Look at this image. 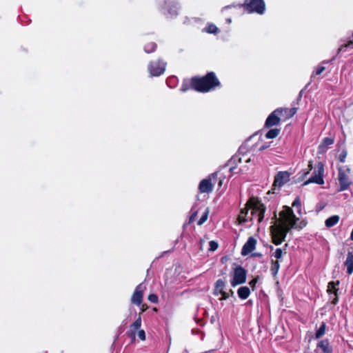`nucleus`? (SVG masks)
<instances>
[{
    "instance_id": "f257e3e1",
    "label": "nucleus",
    "mask_w": 353,
    "mask_h": 353,
    "mask_svg": "<svg viewBox=\"0 0 353 353\" xmlns=\"http://www.w3.org/2000/svg\"><path fill=\"white\" fill-rule=\"evenodd\" d=\"M279 215L276 223L270 228L272 242L276 245L281 244L292 229L301 230L306 225L305 221L297 223L299 219L290 207L283 206Z\"/></svg>"
},
{
    "instance_id": "f03ea898",
    "label": "nucleus",
    "mask_w": 353,
    "mask_h": 353,
    "mask_svg": "<svg viewBox=\"0 0 353 353\" xmlns=\"http://www.w3.org/2000/svg\"><path fill=\"white\" fill-rule=\"evenodd\" d=\"M220 82L214 72H208L203 77H193L191 79V87L196 91L207 92L219 86Z\"/></svg>"
},
{
    "instance_id": "7ed1b4c3",
    "label": "nucleus",
    "mask_w": 353,
    "mask_h": 353,
    "mask_svg": "<svg viewBox=\"0 0 353 353\" xmlns=\"http://www.w3.org/2000/svg\"><path fill=\"white\" fill-rule=\"evenodd\" d=\"M248 205L250 207L251 212L250 213V221H252L253 219L256 218L259 223H261L264 218V213L265 212V205L259 200L251 198L248 201Z\"/></svg>"
},
{
    "instance_id": "20e7f679",
    "label": "nucleus",
    "mask_w": 353,
    "mask_h": 353,
    "mask_svg": "<svg viewBox=\"0 0 353 353\" xmlns=\"http://www.w3.org/2000/svg\"><path fill=\"white\" fill-rule=\"evenodd\" d=\"M243 8L248 13L263 14L265 10V4L263 0H245Z\"/></svg>"
},
{
    "instance_id": "39448f33",
    "label": "nucleus",
    "mask_w": 353,
    "mask_h": 353,
    "mask_svg": "<svg viewBox=\"0 0 353 353\" xmlns=\"http://www.w3.org/2000/svg\"><path fill=\"white\" fill-rule=\"evenodd\" d=\"M324 167L321 162H319L316 168L314 169L312 176L305 181L303 185H307L310 183H316L318 185L324 184Z\"/></svg>"
},
{
    "instance_id": "423d86ee",
    "label": "nucleus",
    "mask_w": 353,
    "mask_h": 353,
    "mask_svg": "<svg viewBox=\"0 0 353 353\" xmlns=\"http://www.w3.org/2000/svg\"><path fill=\"white\" fill-rule=\"evenodd\" d=\"M246 270L241 265H237L231 274L230 284L232 287L243 284L246 281Z\"/></svg>"
},
{
    "instance_id": "0eeeda50",
    "label": "nucleus",
    "mask_w": 353,
    "mask_h": 353,
    "mask_svg": "<svg viewBox=\"0 0 353 353\" xmlns=\"http://www.w3.org/2000/svg\"><path fill=\"white\" fill-rule=\"evenodd\" d=\"M166 62L162 59L152 61L148 63V70L151 77H159L165 70Z\"/></svg>"
},
{
    "instance_id": "6e6552de",
    "label": "nucleus",
    "mask_w": 353,
    "mask_h": 353,
    "mask_svg": "<svg viewBox=\"0 0 353 353\" xmlns=\"http://www.w3.org/2000/svg\"><path fill=\"white\" fill-rule=\"evenodd\" d=\"M350 172V169L348 168L345 170L341 168L339 169L338 180L340 185L339 191L347 190L351 185L352 182L348 176Z\"/></svg>"
},
{
    "instance_id": "1a4fd4ad",
    "label": "nucleus",
    "mask_w": 353,
    "mask_h": 353,
    "mask_svg": "<svg viewBox=\"0 0 353 353\" xmlns=\"http://www.w3.org/2000/svg\"><path fill=\"white\" fill-rule=\"evenodd\" d=\"M217 173H212L209 175L206 179L201 181L199 184V190L201 193H210L212 192L214 188V183L212 181L215 180Z\"/></svg>"
},
{
    "instance_id": "9d476101",
    "label": "nucleus",
    "mask_w": 353,
    "mask_h": 353,
    "mask_svg": "<svg viewBox=\"0 0 353 353\" xmlns=\"http://www.w3.org/2000/svg\"><path fill=\"white\" fill-rule=\"evenodd\" d=\"M141 326V316L139 314L135 321L130 325L129 330L126 332V335L134 342L136 340L137 332L140 330Z\"/></svg>"
},
{
    "instance_id": "9b49d317",
    "label": "nucleus",
    "mask_w": 353,
    "mask_h": 353,
    "mask_svg": "<svg viewBox=\"0 0 353 353\" xmlns=\"http://www.w3.org/2000/svg\"><path fill=\"white\" fill-rule=\"evenodd\" d=\"M145 287L143 284L137 285L134 290V292L132 296L131 301L132 303L140 305L143 301V290Z\"/></svg>"
},
{
    "instance_id": "f8f14e48",
    "label": "nucleus",
    "mask_w": 353,
    "mask_h": 353,
    "mask_svg": "<svg viewBox=\"0 0 353 353\" xmlns=\"http://www.w3.org/2000/svg\"><path fill=\"white\" fill-rule=\"evenodd\" d=\"M290 179V174L288 172H279L275 176L273 186L281 188Z\"/></svg>"
},
{
    "instance_id": "ddd939ff",
    "label": "nucleus",
    "mask_w": 353,
    "mask_h": 353,
    "mask_svg": "<svg viewBox=\"0 0 353 353\" xmlns=\"http://www.w3.org/2000/svg\"><path fill=\"white\" fill-rule=\"evenodd\" d=\"M256 244V240L252 236L249 237L242 248L241 254L245 256L250 253L255 249Z\"/></svg>"
},
{
    "instance_id": "4468645a",
    "label": "nucleus",
    "mask_w": 353,
    "mask_h": 353,
    "mask_svg": "<svg viewBox=\"0 0 353 353\" xmlns=\"http://www.w3.org/2000/svg\"><path fill=\"white\" fill-rule=\"evenodd\" d=\"M278 112L279 110H275L268 117L265 123L267 128H270L279 123L281 119Z\"/></svg>"
},
{
    "instance_id": "2eb2a0df",
    "label": "nucleus",
    "mask_w": 353,
    "mask_h": 353,
    "mask_svg": "<svg viewBox=\"0 0 353 353\" xmlns=\"http://www.w3.org/2000/svg\"><path fill=\"white\" fill-rule=\"evenodd\" d=\"M339 283V281L336 282H330L328 283L327 285V292L330 294V299L332 298V294L334 295V299L332 301V303L333 305H336L338 303V296H337V291L338 288H336V285H338Z\"/></svg>"
},
{
    "instance_id": "dca6fc26",
    "label": "nucleus",
    "mask_w": 353,
    "mask_h": 353,
    "mask_svg": "<svg viewBox=\"0 0 353 353\" xmlns=\"http://www.w3.org/2000/svg\"><path fill=\"white\" fill-rule=\"evenodd\" d=\"M280 119H288L293 117L296 112V108H278Z\"/></svg>"
},
{
    "instance_id": "f3484780",
    "label": "nucleus",
    "mask_w": 353,
    "mask_h": 353,
    "mask_svg": "<svg viewBox=\"0 0 353 353\" xmlns=\"http://www.w3.org/2000/svg\"><path fill=\"white\" fill-rule=\"evenodd\" d=\"M250 210V208L248 205V203L246 204V205L244 208L241 209L240 214H239V216H238V221L240 223H243L250 221V219H249Z\"/></svg>"
},
{
    "instance_id": "a211bd4d",
    "label": "nucleus",
    "mask_w": 353,
    "mask_h": 353,
    "mask_svg": "<svg viewBox=\"0 0 353 353\" xmlns=\"http://www.w3.org/2000/svg\"><path fill=\"white\" fill-rule=\"evenodd\" d=\"M345 266L347 268V273L352 274L353 273V252H349L345 261Z\"/></svg>"
},
{
    "instance_id": "6ab92c4d",
    "label": "nucleus",
    "mask_w": 353,
    "mask_h": 353,
    "mask_svg": "<svg viewBox=\"0 0 353 353\" xmlns=\"http://www.w3.org/2000/svg\"><path fill=\"white\" fill-rule=\"evenodd\" d=\"M317 347L320 348L323 353H332V348L330 345L329 341L327 339L321 340L317 344Z\"/></svg>"
},
{
    "instance_id": "aec40b11",
    "label": "nucleus",
    "mask_w": 353,
    "mask_h": 353,
    "mask_svg": "<svg viewBox=\"0 0 353 353\" xmlns=\"http://www.w3.org/2000/svg\"><path fill=\"white\" fill-rule=\"evenodd\" d=\"M225 282L223 279H218L214 285V294L216 296L219 295L220 293H223L225 291Z\"/></svg>"
},
{
    "instance_id": "412c9836",
    "label": "nucleus",
    "mask_w": 353,
    "mask_h": 353,
    "mask_svg": "<svg viewBox=\"0 0 353 353\" xmlns=\"http://www.w3.org/2000/svg\"><path fill=\"white\" fill-rule=\"evenodd\" d=\"M237 294L241 299H246L250 294V288L247 286L240 287L237 290Z\"/></svg>"
},
{
    "instance_id": "4be33fe9",
    "label": "nucleus",
    "mask_w": 353,
    "mask_h": 353,
    "mask_svg": "<svg viewBox=\"0 0 353 353\" xmlns=\"http://www.w3.org/2000/svg\"><path fill=\"white\" fill-rule=\"evenodd\" d=\"M339 221V216L337 215H334L325 220V225L327 228H331L335 225Z\"/></svg>"
},
{
    "instance_id": "5701e85b",
    "label": "nucleus",
    "mask_w": 353,
    "mask_h": 353,
    "mask_svg": "<svg viewBox=\"0 0 353 353\" xmlns=\"http://www.w3.org/2000/svg\"><path fill=\"white\" fill-rule=\"evenodd\" d=\"M165 10L164 14L168 18H172L177 15V8L176 6H172L170 8H165Z\"/></svg>"
},
{
    "instance_id": "b1692460",
    "label": "nucleus",
    "mask_w": 353,
    "mask_h": 353,
    "mask_svg": "<svg viewBox=\"0 0 353 353\" xmlns=\"http://www.w3.org/2000/svg\"><path fill=\"white\" fill-rule=\"evenodd\" d=\"M271 263H272V265H271L270 270H271L272 274L274 276H275L279 272V270L280 268V264H279V261H274L273 259H272Z\"/></svg>"
},
{
    "instance_id": "393cba45",
    "label": "nucleus",
    "mask_w": 353,
    "mask_h": 353,
    "mask_svg": "<svg viewBox=\"0 0 353 353\" xmlns=\"http://www.w3.org/2000/svg\"><path fill=\"white\" fill-rule=\"evenodd\" d=\"M205 32L210 34H216L219 32L218 28L212 23H209L204 28Z\"/></svg>"
},
{
    "instance_id": "a878e982",
    "label": "nucleus",
    "mask_w": 353,
    "mask_h": 353,
    "mask_svg": "<svg viewBox=\"0 0 353 353\" xmlns=\"http://www.w3.org/2000/svg\"><path fill=\"white\" fill-rule=\"evenodd\" d=\"M325 328H326L325 323H322V324L321 325L320 327L318 329V330L316 331V332L315 334L316 339H319L323 335L325 334Z\"/></svg>"
},
{
    "instance_id": "bb28decb",
    "label": "nucleus",
    "mask_w": 353,
    "mask_h": 353,
    "mask_svg": "<svg viewBox=\"0 0 353 353\" xmlns=\"http://www.w3.org/2000/svg\"><path fill=\"white\" fill-rule=\"evenodd\" d=\"M156 48L157 44L155 43L150 42L145 46L144 50L146 53H151L156 50Z\"/></svg>"
},
{
    "instance_id": "cd10ccee",
    "label": "nucleus",
    "mask_w": 353,
    "mask_h": 353,
    "mask_svg": "<svg viewBox=\"0 0 353 353\" xmlns=\"http://www.w3.org/2000/svg\"><path fill=\"white\" fill-rule=\"evenodd\" d=\"M280 130L278 129H271L265 134L266 138L273 139L276 137L279 134Z\"/></svg>"
},
{
    "instance_id": "c85d7f7f",
    "label": "nucleus",
    "mask_w": 353,
    "mask_h": 353,
    "mask_svg": "<svg viewBox=\"0 0 353 353\" xmlns=\"http://www.w3.org/2000/svg\"><path fill=\"white\" fill-rule=\"evenodd\" d=\"M347 48H353V40H350L347 43L342 45L339 49H338V54L345 52Z\"/></svg>"
},
{
    "instance_id": "c756f323",
    "label": "nucleus",
    "mask_w": 353,
    "mask_h": 353,
    "mask_svg": "<svg viewBox=\"0 0 353 353\" xmlns=\"http://www.w3.org/2000/svg\"><path fill=\"white\" fill-rule=\"evenodd\" d=\"M283 255V250L281 248H276L273 253L272 256L276 259V261H279L281 259Z\"/></svg>"
},
{
    "instance_id": "7c9ffc66",
    "label": "nucleus",
    "mask_w": 353,
    "mask_h": 353,
    "mask_svg": "<svg viewBox=\"0 0 353 353\" xmlns=\"http://www.w3.org/2000/svg\"><path fill=\"white\" fill-rule=\"evenodd\" d=\"M334 142V139L333 138H331V137H325V139H323L322 143L329 147L330 145H332Z\"/></svg>"
},
{
    "instance_id": "2f4dec72",
    "label": "nucleus",
    "mask_w": 353,
    "mask_h": 353,
    "mask_svg": "<svg viewBox=\"0 0 353 353\" xmlns=\"http://www.w3.org/2000/svg\"><path fill=\"white\" fill-rule=\"evenodd\" d=\"M208 210H206V212L204 213V214H203V216L199 219V221L198 222V225H201L203 223H204L208 219Z\"/></svg>"
},
{
    "instance_id": "473e14b6",
    "label": "nucleus",
    "mask_w": 353,
    "mask_h": 353,
    "mask_svg": "<svg viewBox=\"0 0 353 353\" xmlns=\"http://www.w3.org/2000/svg\"><path fill=\"white\" fill-rule=\"evenodd\" d=\"M327 146L325 145L323 143H321L318 148V152L319 154H323L327 151Z\"/></svg>"
},
{
    "instance_id": "72a5a7b5",
    "label": "nucleus",
    "mask_w": 353,
    "mask_h": 353,
    "mask_svg": "<svg viewBox=\"0 0 353 353\" xmlns=\"http://www.w3.org/2000/svg\"><path fill=\"white\" fill-rule=\"evenodd\" d=\"M137 335H138V337L141 340V341H145V331L143 330H139L137 332Z\"/></svg>"
},
{
    "instance_id": "f704fd0d",
    "label": "nucleus",
    "mask_w": 353,
    "mask_h": 353,
    "mask_svg": "<svg viewBox=\"0 0 353 353\" xmlns=\"http://www.w3.org/2000/svg\"><path fill=\"white\" fill-rule=\"evenodd\" d=\"M325 70V68L324 66H319L314 72L313 75H320Z\"/></svg>"
},
{
    "instance_id": "c9c22d12",
    "label": "nucleus",
    "mask_w": 353,
    "mask_h": 353,
    "mask_svg": "<svg viewBox=\"0 0 353 353\" xmlns=\"http://www.w3.org/2000/svg\"><path fill=\"white\" fill-rule=\"evenodd\" d=\"M148 300L151 301L152 303H157L158 301V297L157 295L152 294L148 296Z\"/></svg>"
},
{
    "instance_id": "e433bc0d",
    "label": "nucleus",
    "mask_w": 353,
    "mask_h": 353,
    "mask_svg": "<svg viewBox=\"0 0 353 353\" xmlns=\"http://www.w3.org/2000/svg\"><path fill=\"white\" fill-rule=\"evenodd\" d=\"M190 88H192L191 85H189L188 83H183L180 88V90L184 92L188 90Z\"/></svg>"
},
{
    "instance_id": "4c0bfd02",
    "label": "nucleus",
    "mask_w": 353,
    "mask_h": 353,
    "mask_svg": "<svg viewBox=\"0 0 353 353\" xmlns=\"http://www.w3.org/2000/svg\"><path fill=\"white\" fill-rule=\"evenodd\" d=\"M292 206L298 208H299V210H298L299 211L301 210V201H300L299 198H296L293 201Z\"/></svg>"
},
{
    "instance_id": "58836bf2",
    "label": "nucleus",
    "mask_w": 353,
    "mask_h": 353,
    "mask_svg": "<svg viewBox=\"0 0 353 353\" xmlns=\"http://www.w3.org/2000/svg\"><path fill=\"white\" fill-rule=\"evenodd\" d=\"M218 248V244L214 241H211L210 242V250H212V251H214L217 249Z\"/></svg>"
},
{
    "instance_id": "ea45409f",
    "label": "nucleus",
    "mask_w": 353,
    "mask_h": 353,
    "mask_svg": "<svg viewBox=\"0 0 353 353\" xmlns=\"http://www.w3.org/2000/svg\"><path fill=\"white\" fill-rule=\"evenodd\" d=\"M219 294L221 295V297L219 299L220 300H226L230 296L229 293L226 292L225 291H224L223 293H220Z\"/></svg>"
},
{
    "instance_id": "a19ab883",
    "label": "nucleus",
    "mask_w": 353,
    "mask_h": 353,
    "mask_svg": "<svg viewBox=\"0 0 353 353\" xmlns=\"http://www.w3.org/2000/svg\"><path fill=\"white\" fill-rule=\"evenodd\" d=\"M308 168H309V170H308L307 172H305V173H304V174H303L304 176H306V175L309 173V172L312 169V161H310V162H309Z\"/></svg>"
},
{
    "instance_id": "79ce46f5",
    "label": "nucleus",
    "mask_w": 353,
    "mask_h": 353,
    "mask_svg": "<svg viewBox=\"0 0 353 353\" xmlns=\"http://www.w3.org/2000/svg\"><path fill=\"white\" fill-rule=\"evenodd\" d=\"M346 154H341L339 155V160L341 162H344L345 159Z\"/></svg>"
},
{
    "instance_id": "37998d69",
    "label": "nucleus",
    "mask_w": 353,
    "mask_h": 353,
    "mask_svg": "<svg viewBox=\"0 0 353 353\" xmlns=\"http://www.w3.org/2000/svg\"><path fill=\"white\" fill-rule=\"evenodd\" d=\"M256 283V280L253 279V280H252V281L249 283V284H250V286L254 289V288L255 287Z\"/></svg>"
},
{
    "instance_id": "c03bdc74",
    "label": "nucleus",
    "mask_w": 353,
    "mask_h": 353,
    "mask_svg": "<svg viewBox=\"0 0 353 353\" xmlns=\"http://www.w3.org/2000/svg\"><path fill=\"white\" fill-rule=\"evenodd\" d=\"M196 213H197L196 211L192 213V214L191 215V216L190 218V221H194L195 216H196Z\"/></svg>"
},
{
    "instance_id": "a18cd8bd",
    "label": "nucleus",
    "mask_w": 353,
    "mask_h": 353,
    "mask_svg": "<svg viewBox=\"0 0 353 353\" xmlns=\"http://www.w3.org/2000/svg\"><path fill=\"white\" fill-rule=\"evenodd\" d=\"M268 145H262L259 148V150H263L268 148Z\"/></svg>"
},
{
    "instance_id": "49530a36",
    "label": "nucleus",
    "mask_w": 353,
    "mask_h": 353,
    "mask_svg": "<svg viewBox=\"0 0 353 353\" xmlns=\"http://www.w3.org/2000/svg\"><path fill=\"white\" fill-rule=\"evenodd\" d=\"M228 293H229L230 296L234 295V291L232 290H230Z\"/></svg>"
},
{
    "instance_id": "de8ad7c7",
    "label": "nucleus",
    "mask_w": 353,
    "mask_h": 353,
    "mask_svg": "<svg viewBox=\"0 0 353 353\" xmlns=\"http://www.w3.org/2000/svg\"><path fill=\"white\" fill-rule=\"evenodd\" d=\"M226 21H227L228 23H230L232 20H231V19L228 18V19H226Z\"/></svg>"
},
{
    "instance_id": "09e8293b",
    "label": "nucleus",
    "mask_w": 353,
    "mask_h": 353,
    "mask_svg": "<svg viewBox=\"0 0 353 353\" xmlns=\"http://www.w3.org/2000/svg\"><path fill=\"white\" fill-rule=\"evenodd\" d=\"M236 159H237V157H233V158L230 160V162H232V161H235Z\"/></svg>"
},
{
    "instance_id": "8fccbe9b",
    "label": "nucleus",
    "mask_w": 353,
    "mask_h": 353,
    "mask_svg": "<svg viewBox=\"0 0 353 353\" xmlns=\"http://www.w3.org/2000/svg\"><path fill=\"white\" fill-rule=\"evenodd\" d=\"M146 310V307H144V305L142 306L141 312H143Z\"/></svg>"
},
{
    "instance_id": "3c124183",
    "label": "nucleus",
    "mask_w": 353,
    "mask_h": 353,
    "mask_svg": "<svg viewBox=\"0 0 353 353\" xmlns=\"http://www.w3.org/2000/svg\"><path fill=\"white\" fill-rule=\"evenodd\" d=\"M254 256H261V254H259V253H255V254H254Z\"/></svg>"
},
{
    "instance_id": "603ef678",
    "label": "nucleus",
    "mask_w": 353,
    "mask_h": 353,
    "mask_svg": "<svg viewBox=\"0 0 353 353\" xmlns=\"http://www.w3.org/2000/svg\"><path fill=\"white\" fill-rule=\"evenodd\" d=\"M234 169H235V168H234V167H231V168H230V172H232V171H233V170H234Z\"/></svg>"
},
{
    "instance_id": "864d4df0",
    "label": "nucleus",
    "mask_w": 353,
    "mask_h": 353,
    "mask_svg": "<svg viewBox=\"0 0 353 353\" xmlns=\"http://www.w3.org/2000/svg\"><path fill=\"white\" fill-rule=\"evenodd\" d=\"M334 299V294H332V298L330 299H331V301Z\"/></svg>"
},
{
    "instance_id": "5fc2aeb1",
    "label": "nucleus",
    "mask_w": 353,
    "mask_h": 353,
    "mask_svg": "<svg viewBox=\"0 0 353 353\" xmlns=\"http://www.w3.org/2000/svg\"><path fill=\"white\" fill-rule=\"evenodd\" d=\"M221 184H222V181H219V186H221Z\"/></svg>"
}]
</instances>
